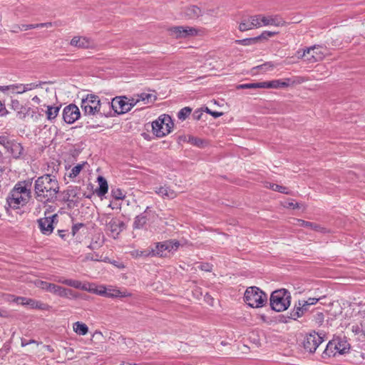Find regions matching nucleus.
<instances>
[{"instance_id":"obj_21","label":"nucleus","mask_w":365,"mask_h":365,"mask_svg":"<svg viewBox=\"0 0 365 365\" xmlns=\"http://www.w3.org/2000/svg\"><path fill=\"white\" fill-rule=\"evenodd\" d=\"M31 184L32 182L31 180L20 181L15 185L11 190L15 191V192L19 195L27 196L29 199H30L31 197Z\"/></svg>"},{"instance_id":"obj_20","label":"nucleus","mask_w":365,"mask_h":365,"mask_svg":"<svg viewBox=\"0 0 365 365\" xmlns=\"http://www.w3.org/2000/svg\"><path fill=\"white\" fill-rule=\"evenodd\" d=\"M57 217V215H53L51 217H45L38 220V227L41 232L44 235H50L53 230V219Z\"/></svg>"},{"instance_id":"obj_61","label":"nucleus","mask_w":365,"mask_h":365,"mask_svg":"<svg viewBox=\"0 0 365 365\" xmlns=\"http://www.w3.org/2000/svg\"><path fill=\"white\" fill-rule=\"evenodd\" d=\"M284 206L286 207H292L293 209L299 207V203H297V202L294 203V200H292L291 202H285Z\"/></svg>"},{"instance_id":"obj_62","label":"nucleus","mask_w":365,"mask_h":365,"mask_svg":"<svg viewBox=\"0 0 365 365\" xmlns=\"http://www.w3.org/2000/svg\"><path fill=\"white\" fill-rule=\"evenodd\" d=\"M297 307L298 308V309H300L301 311H302V316L304 314V313H305L306 312H307V311H308V306H303V305L302 304V300H299V301L298 302V304L297 305Z\"/></svg>"},{"instance_id":"obj_60","label":"nucleus","mask_w":365,"mask_h":365,"mask_svg":"<svg viewBox=\"0 0 365 365\" xmlns=\"http://www.w3.org/2000/svg\"><path fill=\"white\" fill-rule=\"evenodd\" d=\"M139 102L138 98H132L130 99L127 100L128 105L130 106V110Z\"/></svg>"},{"instance_id":"obj_57","label":"nucleus","mask_w":365,"mask_h":365,"mask_svg":"<svg viewBox=\"0 0 365 365\" xmlns=\"http://www.w3.org/2000/svg\"><path fill=\"white\" fill-rule=\"evenodd\" d=\"M199 268L201 270L205 271V272H210L212 269V265L208 263L202 264L199 266Z\"/></svg>"},{"instance_id":"obj_47","label":"nucleus","mask_w":365,"mask_h":365,"mask_svg":"<svg viewBox=\"0 0 365 365\" xmlns=\"http://www.w3.org/2000/svg\"><path fill=\"white\" fill-rule=\"evenodd\" d=\"M111 195L115 200H123L125 197V194L119 188L112 189Z\"/></svg>"},{"instance_id":"obj_8","label":"nucleus","mask_w":365,"mask_h":365,"mask_svg":"<svg viewBox=\"0 0 365 365\" xmlns=\"http://www.w3.org/2000/svg\"><path fill=\"white\" fill-rule=\"evenodd\" d=\"M325 48L320 45H314L302 50V56H305L307 63H315L322 61L325 57Z\"/></svg>"},{"instance_id":"obj_2","label":"nucleus","mask_w":365,"mask_h":365,"mask_svg":"<svg viewBox=\"0 0 365 365\" xmlns=\"http://www.w3.org/2000/svg\"><path fill=\"white\" fill-rule=\"evenodd\" d=\"M291 296L289 292L284 289H279L273 292L270 297V306L276 312L286 310L290 304Z\"/></svg>"},{"instance_id":"obj_58","label":"nucleus","mask_w":365,"mask_h":365,"mask_svg":"<svg viewBox=\"0 0 365 365\" xmlns=\"http://www.w3.org/2000/svg\"><path fill=\"white\" fill-rule=\"evenodd\" d=\"M83 226L84 224L83 223H77L73 225L71 230L73 235H75L78 232L80 228L83 227Z\"/></svg>"},{"instance_id":"obj_30","label":"nucleus","mask_w":365,"mask_h":365,"mask_svg":"<svg viewBox=\"0 0 365 365\" xmlns=\"http://www.w3.org/2000/svg\"><path fill=\"white\" fill-rule=\"evenodd\" d=\"M148 221L147 215H145V212H143L138 215H137L133 224V227L134 230H140L143 229L146 225Z\"/></svg>"},{"instance_id":"obj_40","label":"nucleus","mask_w":365,"mask_h":365,"mask_svg":"<svg viewBox=\"0 0 365 365\" xmlns=\"http://www.w3.org/2000/svg\"><path fill=\"white\" fill-rule=\"evenodd\" d=\"M131 255L134 257H151V253L150 249H147L145 250H135L131 252Z\"/></svg>"},{"instance_id":"obj_64","label":"nucleus","mask_w":365,"mask_h":365,"mask_svg":"<svg viewBox=\"0 0 365 365\" xmlns=\"http://www.w3.org/2000/svg\"><path fill=\"white\" fill-rule=\"evenodd\" d=\"M32 343H36V341L35 340H26V339H21V346H26L30 344H32Z\"/></svg>"},{"instance_id":"obj_3","label":"nucleus","mask_w":365,"mask_h":365,"mask_svg":"<svg viewBox=\"0 0 365 365\" xmlns=\"http://www.w3.org/2000/svg\"><path fill=\"white\" fill-rule=\"evenodd\" d=\"M245 302L251 307H262L267 300V294L257 287H248L244 294Z\"/></svg>"},{"instance_id":"obj_10","label":"nucleus","mask_w":365,"mask_h":365,"mask_svg":"<svg viewBox=\"0 0 365 365\" xmlns=\"http://www.w3.org/2000/svg\"><path fill=\"white\" fill-rule=\"evenodd\" d=\"M307 79L302 76H295L293 78H284V79H278L273 80L271 81H264V88H287L290 84H301L305 82Z\"/></svg>"},{"instance_id":"obj_4","label":"nucleus","mask_w":365,"mask_h":365,"mask_svg":"<svg viewBox=\"0 0 365 365\" xmlns=\"http://www.w3.org/2000/svg\"><path fill=\"white\" fill-rule=\"evenodd\" d=\"M36 285L44 291L51 292V293H52L55 295H57L58 297H66V298L76 297V295L74 294V292L73 290L58 286L56 284L50 283V282H48L46 281H42V280H38L36 282Z\"/></svg>"},{"instance_id":"obj_50","label":"nucleus","mask_w":365,"mask_h":365,"mask_svg":"<svg viewBox=\"0 0 365 365\" xmlns=\"http://www.w3.org/2000/svg\"><path fill=\"white\" fill-rule=\"evenodd\" d=\"M276 33L275 32H272V31H264L262 32L259 36H256L255 38H257V43L259 41V40H262V39H267L269 37H272L274 35H275Z\"/></svg>"},{"instance_id":"obj_45","label":"nucleus","mask_w":365,"mask_h":365,"mask_svg":"<svg viewBox=\"0 0 365 365\" xmlns=\"http://www.w3.org/2000/svg\"><path fill=\"white\" fill-rule=\"evenodd\" d=\"M251 23L250 22L248 18L244 19L239 25V29L241 31H246L250 29H252Z\"/></svg>"},{"instance_id":"obj_33","label":"nucleus","mask_w":365,"mask_h":365,"mask_svg":"<svg viewBox=\"0 0 365 365\" xmlns=\"http://www.w3.org/2000/svg\"><path fill=\"white\" fill-rule=\"evenodd\" d=\"M73 331L79 335H86L88 331V328L86 324L76 322L73 325Z\"/></svg>"},{"instance_id":"obj_31","label":"nucleus","mask_w":365,"mask_h":365,"mask_svg":"<svg viewBox=\"0 0 365 365\" xmlns=\"http://www.w3.org/2000/svg\"><path fill=\"white\" fill-rule=\"evenodd\" d=\"M131 294L126 291H120L117 289H113L111 287L108 288L107 297L110 298H122L130 297Z\"/></svg>"},{"instance_id":"obj_26","label":"nucleus","mask_w":365,"mask_h":365,"mask_svg":"<svg viewBox=\"0 0 365 365\" xmlns=\"http://www.w3.org/2000/svg\"><path fill=\"white\" fill-rule=\"evenodd\" d=\"M55 281L56 282L61 283L76 289L87 290V287L85 285H83L82 283L78 280L64 279L63 277H58L55 279Z\"/></svg>"},{"instance_id":"obj_43","label":"nucleus","mask_w":365,"mask_h":365,"mask_svg":"<svg viewBox=\"0 0 365 365\" xmlns=\"http://www.w3.org/2000/svg\"><path fill=\"white\" fill-rule=\"evenodd\" d=\"M188 143L198 148H202L205 144V142L202 139L194 136L188 137Z\"/></svg>"},{"instance_id":"obj_19","label":"nucleus","mask_w":365,"mask_h":365,"mask_svg":"<svg viewBox=\"0 0 365 365\" xmlns=\"http://www.w3.org/2000/svg\"><path fill=\"white\" fill-rule=\"evenodd\" d=\"M18 300H21L20 304L24 306H29L31 309L46 311H48L51 309V306H49L48 304L34 299L21 297L20 299H18Z\"/></svg>"},{"instance_id":"obj_23","label":"nucleus","mask_w":365,"mask_h":365,"mask_svg":"<svg viewBox=\"0 0 365 365\" xmlns=\"http://www.w3.org/2000/svg\"><path fill=\"white\" fill-rule=\"evenodd\" d=\"M156 194L164 199H174L177 197V192L167 185L156 187L155 190Z\"/></svg>"},{"instance_id":"obj_22","label":"nucleus","mask_w":365,"mask_h":365,"mask_svg":"<svg viewBox=\"0 0 365 365\" xmlns=\"http://www.w3.org/2000/svg\"><path fill=\"white\" fill-rule=\"evenodd\" d=\"M263 26H283L287 24L284 19L279 15L263 16L262 18Z\"/></svg>"},{"instance_id":"obj_36","label":"nucleus","mask_w":365,"mask_h":365,"mask_svg":"<svg viewBox=\"0 0 365 365\" xmlns=\"http://www.w3.org/2000/svg\"><path fill=\"white\" fill-rule=\"evenodd\" d=\"M31 112L32 113H34L30 107L24 106H21V107L16 111L17 116L20 119H24L27 115L31 114Z\"/></svg>"},{"instance_id":"obj_17","label":"nucleus","mask_w":365,"mask_h":365,"mask_svg":"<svg viewBox=\"0 0 365 365\" xmlns=\"http://www.w3.org/2000/svg\"><path fill=\"white\" fill-rule=\"evenodd\" d=\"M202 9L197 5H189L185 6L181 15L186 20H194L203 15Z\"/></svg>"},{"instance_id":"obj_5","label":"nucleus","mask_w":365,"mask_h":365,"mask_svg":"<svg viewBox=\"0 0 365 365\" xmlns=\"http://www.w3.org/2000/svg\"><path fill=\"white\" fill-rule=\"evenodd\" d=\"M102 105L106 106V103H101L99 97L93 94L87 95L81 101V108L86 115L104 114L101 112Z\"/></svg>"},{"instance_id":"obj_12","label":"nucleus","mask_w":365,"mask_h":365,"mask_svg":"<svg viewBox=\"0 0 365 365\" xmlns=\"http://www.w3.org/2000/svg\"><path fill=\"white\" fill-rule=\"evenodd\" d=\"M323 341V338L320 335L314 332L306 336L303 341V346L305 350L309 353H314Z\"/></svg>"},{"instance_id":"obj_29","label":"nucleus","mask_w":365,"mask_h":365,"mask_svg":"<svg viewBox=\"0 0 365 365\" xmlns=\"http://www.w3.org/2000/svg\"><path fill=\"white\" fill-rule=\"evenodd\" d=\"M97 180L99 187L96 189V193L99 197L104 196L108 192V190L107 180L103 176H98Z\"/></svg>"},{"instance_id":"obj_25","label":"nucleus","mask_w":365,"mask_h":365,"mask_svg":"<svg viewBox=\"0 0 365 365\" xmlns=\"http://www.w3.org/2000/svg\"><path fill=\"white\" fill-rule=\"evenodd\" d=\"M150 250L151 257H165L166 254L165 252L167 250L165 241L155 243L154 247L150 248Z\"/></svg>"},{"instance_id":"obj_51","label":"nucleus","mask_w":365,"mask_h":365,"mask_svg":"<svg viewBox=\"0 0 365 365\" xmlns=\"http://www.w3.org/2000/svg\"><path fill=\"white\" fill-rule=\"evenodd\" d=\"M319 298H309L307 300H302V304L303 306H309L315 304L318 301Z\"/></svg>"},{"instance_id":"obj_35","label":"nucleus","mask_w":365,"mask_h":365,"mask_svg":"<svg viewBox=\"0 0 365 365\" xmlns=\"http://www.w3.org/2000/svg\"><path fill=\"white\" fill-rule=\"evenodd\" d=\"M59 109L58 106H48L46 112L48 120H51L55 119L58 115Z\"/></svg>"},{"instance_id":"obj_6","label":"nucleus","mask_w":365,"mask_h":365,"mask_svg":"<svg viewBox=\"0 0 365 365\" xmlns=\"http://www.w3.org/2000/svg\"><path fill=\"white\" fill-rule=\"evenodd\" d=\"M173 126L172 119L168 115L160 116L152 123L153 132L157 137H163L170 133Z\"/></svg>"},{"instance_id":"obj_14","label":"nucleus","mask_w":365,"mask_h":365,"mask_svg":"<svg viewBox=\"0 0 365 365\" xmlns=\"http://www.w3.org/2000/svg\"><path fill=\"white\" fill-rule=\"evenodd\" d=\"M29 199L27 196H23L15 192V191L11 190L7 198L6 202L11 208L18 209L20 206L26 205L29 202Z\"/></svg>"},{"instance_id":"obj_9","label":"nucleus","mask_w":365,"mask_h":365,"mask_svg":"<svg viewBox=\"0 0 365 365\" xmlns=\"http://www.w3.org/2000/svg\"><path fill=\"white\" fill-rule=\"evenodd\" d=\"M169 34L176 39L197 36L199 30L195 27L175 26L168 29Z\"/></svg>"},{"instance_id":"obj_15","label":"nucleus","mask_w":365,"mask_h":365,"mask_svg":"<svg viewBox=\"0 0 365 365\" xmlns=\"http://www.w3.org/2000/svg\"><path fill=\"white\" fill-rule=\"evenodd\" d=\"M81 113L78 108L74 104L66 106L63 110V118L66 123H73L80 118Z\"/></svg>"},{"instance_id":"obj_59","label":"nucleus","mask_w":365,"mask_h":365,"mask_svg":"<svg viewBox=\"0 0 365 365\" xmlns=\"http://www.w3.org/2000/svg\"><path fill=\"white\" fill-rule=\"evenodd\" d=\"M86 259L92 261H101L99 255L98 254H88L86 257Z\"/></svg>"},{"instance_id":"obj_44","label":"nucleus","mask_w":365,"mask_h":365,"mask_svg":"<svg viewBox=\"0 0 365 365\" xmlns=\"http://www.w3.org/2000/svg\"><path fill=\"white\" fill-rule=\"evenodd\" d=\"M86 163H83L82 164H78L77 165L74 166L72 169H71V171L69 174V177L70 178H74L76 177H77L80 172L82 170V169L83 168L85 164Z\"/></svg>"},{"instance_id":"obj_34","label":"nucleus","mask_w":365,"mask_h":365,"mask_svg":"<svg viewBox=\"0 0 365 365\" xmlns=\"http://www.w3.org/2000/svg\"><path fill=\"white\" fill-rule=\"evenodd\" d=\"M264 82L240 84L237 89L264 88Z\"/></svg>"},{"instance_id":"obj_24","label":"nucleus","mask_w":365,"mask_h":365,"mask_svg":"<svg viewBox=\"0 0 365 365\" xmlns=\"http://www.w3.org/2000/svg\"><path fill=\"white\" fill-rule=\"evenodd\" d=\"M81 188L78 186L68 187L64 191V200L66 202H73L75 199L79 198Z\"/></svg>"},{"instance_id":"obj_18","label":"nucleus","mask_w":365,"mask_h":365,"mask_svg":"<svg viewBox=\"0 0 365 365\" xmlns=\"http://www.w3.org/2000/svg\"><path fill=\"white\" fill-rule=\"evenodd\" d=\"M43 83H44L43 82H39V83H26V84L10 85V86H0V91L4 92L6 91L12 90L13 91H14L15 88H22V90L17 91L16 92L18 94H21V93H25L26 91H31V90L36 89L37 88H39Z\"/></svg>"},{"instance_id":"obj_46","label":"nucleus","mask_w":365,"mask_h":365,"mask_svg":"<svg viewBox=\"0 0 365 365\" xmlns=\"http://www.w3.org/2000/svg\"><path fill=\"white\" fill-rule=\"evenodd\" d=\"M274 67V64L272 62H266L263 64L254 67L252 70H262L264 71L272 70Z\"/></svg>"},{"instance_id":"obj_53","label":"nucleus","mask_w":365,"mask_h":365,"mask_svg":"<svg viewBox=\"0 0 365 365\" xmlns=\"http://www.w3.org/2000/svg\"><path fill=\"white\" fill-rule=\"evenodd\" d=\"M21 297H16L11 294H7L5 297V299L8 302H16L17 304H20L21 300H18V299H20Z\"/></svg>"},{"instance_id":"obj_27","label":"nucleus","mask_w":365,"mask_h":365,"mask_svg":"<svg viewBox=\"0 0 365 365\" xmlns=\"http://www.w3.org/2000/svg\"><path fill=\"white\" fill-rule=\"evenodd\" d=\"M297 222H298L297 225H299L300 227H307L310 230H313L317 232H322V233L327 232V230L325 227L321 226L319 224L305 221L303 220H297Z\"/></svg>"},{"instance_id":"obj_48","label":"nucleus","mask_w":365,"mask_h":365,"mask_svg":"<svg viewBox=\"0 0 365 365\" xmlns=\"http://www.w3.org/2000/svg\"><path fill=\"white\" fill-rule=\"evenodd\" d=\"M236 43L242 46H249L253 43H257V38L255 37L254 38H244L242 40H237L236 41Z\"/></svg>"},{"instance_id":"obj_37","label":"nucleus","mask_w":365,"mask_h":365,"mask_svg":"<svg viewBox=\"0 0 365 365\" xmlns=\"http://www.w3.org/2000/svg\"><path fill=\"white\" fill-rule=\"evenodd\" d=\"M262 15H255V16H251L248 17V19H249L250 22L251 23L250 25H252V29L255 27L258 28L262 26Z\"/></svg>"},{"instance_id":"obj_38","label":"nucleus","mask_w":365,"mask_h":365,"mask_svg":"<svg viewBox=\"0 0 365 365\" xmlns=\"http://www.w3.org/2000/svg\"><path fill=\"white\" fill-rule=\"evenodd\" d=\"M51 23H41L36 24H23L21 25V29L23 31H27L29 29H36V28H43L51 26Z\"/></svg>"},{"instance_id":"obj_11","label":"nucleus","mask_w":365,"mask_h":365,"mask_svg":"<svg viewBox=\"0 0 365 365\" xmlns=\"http://www.w3.org/2000/svg\"><path fill=\"white\" fill-rule=\"evenodd\" d=\"M128 98L125 96H118L112 100V102L106 103V106L112 108L118 114H123L130 110V106L127 103Z\"/></svg>"},{"instance_id":"obj_54","label":"nucleus","mask_w":365,"mask_h":365,"mask_svg":"<svg viewBox=\"0 0 365 365\" xmlns=\"http://www.w3.org/2000/svg\"><path fill=\"white\" fill-rule=\"evenodd\" d=\"M351 330L355 334H363L364 335V330L360 327V324L359 325V324L353 325L351 327Z\"/></svg>"},{"instance_id":"obj_7","label":"nucleus","mask_w":365,"mask_h":365,"mask_svg":"<svg viewBox=\"0 0 365 365\" xmlns=\"http://www.w3.org/2000/svg\"><path fill=\"white\" fill-rule=\"evenodd\" d=\"M0 145L14 158H20L24 153V148L21 144L7 135L0 136Z\"/></svg>"},{"instance_id":"obj_39","label":"nucleus","mask_w":365,"mask_h":365,"mask_svg":"<svg viewBox=\"0 0 365 365\" xmlns=\"http://www.w3.org/2000/svg\"><path fill=\"white\" fill-rule=\"evenodd\" d=\"M191 108L185 107L178 113V118L181 120H185L191 114Z\"/></svg>"},{"instance_id":"obj_1","label":"nucleus","mask_w":365,"mask_h":365,"mask_svg":"<svg viewBox=\"0 0 365 365\" xmlns=\"http://www.w3.org/2000/svg\"><path fill=\"white\" fill-rule=\"evenodd\" d=\"M59 192V184L49 174L38 177L34 182V197L41 202H54Z\"/></svg>"},{"instance_id":"obj_42","label":"nucleus","mask_w":365,"mask_h":365,"mask_svg":"<svg viewBox=\"0 0 365 365\" xmlns=\"http://www.w3.org/2000/svg\"><path fill=\"white\" fill-rule=\"evenodd\" d=\"M268 184H269V185H267L266 187L272 190H274V191H277V192H279L281 193H284V194L289 193L287 191V188L286 187H284V186H282V185H279L277 184H274V183H268Z\"/></svg>"},{"instance_id":"obj_16","label":"nucleus","mask_w":365,"mask_h":365,"mask_svg":"<svg viewBox=\"0 0 365 365\" xmlns=\"http://www.w3.org/2000/svg\"><path fill=\"white\" fill-rule=\"evenodd\" d=\"M70 45L81 49L93 48L96 46L93 39L82 36H76L73 37L70 41Z\"/></svg>"},{"instance_id":"obj_13","label":"nucleus","mask_w":365,"mask_h":365,"mask_svg":"<svg viewBox=\"0 0 365 365\" xmlns=\"http://www.w3.org/2000/svg\"><path fill=\"white\" fill-rule=\"evenodd\" d=\"M334 349L336 350L340 354H343L349 349V344L346 341H343L341 339H339L337 341H329L327 345L324 354L329 356L331 355L334 356L335 354L334 353Z\"/></svg>"},{"instance_id":"obj_56","label":"nucleus","mask_w":365,"mask_h":365,"mask_svg":"<svg viewBox=\"0 0 365 365\" xmlns=\"http://www.w3.org/2000/svg\"><path fill=\"white\" fill-rule=\"evenodd\" d=\"M22 105H21L20 102L18 100H12L11 103V107L13 110L17 111Z\"/></svg>"},{"instance_id":"obj_49","label":"nucleus","mask_w":365,"mask_h":365,"mask_svg":"<svg viewBox=\"0 0 365 365\" xmlns=\"http://www.w3.org/2000/svg\"><path fill=\"white\" fill-rule=\"evenodd\" d=\"M302 311H301L300 309H298V308L297 307V305L295 306V309H294L290 313H289V318L292 319H294L296 320L297 318L299 317H302Z\"/></svg>"},{"instance_id":"obj_32","label":"nucleus","mask_w":365,"mask_h":365,"mask_svg":"<svg viewBox=\"0 0 365 365\" xmlns=\"http://www.w3.org/2000/svg\"><path fill=\"white\" fill-rule=\"evenodd\" d=\"M137 97L138 98L139 102L143 101L145 104L153 103L157 99V96L155 95L146 93L138 94Z\"/></svg>"},{"instance_id":"obj_55","label":"nucleus","mask_w":365,"mask_h":365,"mask_svg":"<svg viewBox=\"0 0 365 365\" xmlns=\"http://www.w3.org/2000/svg\"><path fill=\"white\" fill-rule=\"evenodd\" d=\"M108 288L103 286L99 287L98 289L96 291V293L107 297Z\"/></svg>"},{"instance_id":"obj_63","label":"nucleus","mask_w":365,"mask_h":365,"mask_svg":"<svg viewBox=\"0 0 365 365\" xmlns=\"http://www.w3.org/2000/svg\"><path fill=\"white\" fill-rule=\"evenodd\" d=\"M206 111H207V113H210L215 118L220 117L222 115V113H221V112L212 111L207 108H206Z\"/></svg>"},{"instance_id":"obj_52","label":"nucleus","mask_w":365,"mask_h":365,"mask_svg":"<svg viewBox=\"0 0 365 365\" xmlns=\"http://www.w3.org/2000/svg\"><path fill=\"white\" fill-rule=\"evenodd\" d=\"M359 317H360V327L364 330V335H365V312H359Z\"/></svg>"},{"instance_id":"obj_28","label":"nucleus","mask_w":365,"mask_h":365,"mask_svg":"<svg viewBox=\"0 0 365 365\" xmlns=\"http://www.w3.org/2000/svg\"><path fill=\"white\" fill-rule=\"evenodd\" d=\"M108 230L117 235L123 230L125 223L117 219H112L107 225Z\"/></svg>"},{"instance_id":"obj_41","label":"nucleus","mask_w":365,"mask_h":365,"mask_svg":"<svg viewBox=\"0 0 365 365\" xmlns=\"http://www.w3.org/2000/svg\"><path fill=\"white\" fill-rule=\"evenodd\" d=\"M166 250L168 252H171L172 250H176L179 246L180 242L178 240H165V241Z\"/></svg>"}]
</instances>
